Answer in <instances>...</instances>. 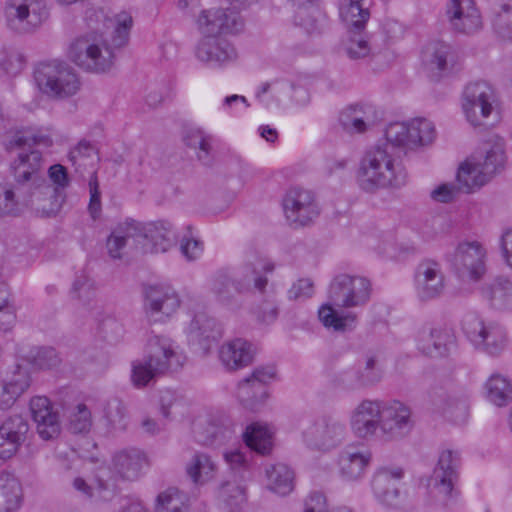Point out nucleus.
I'll return each instance as SVG.
<instances>
[{
    "mask_svg": "<svg viewBox=\"0 0 512 512\" xmlns=\"http://www.w3.org/2000/svg\"><path fill=\"white\" fill-rule=\"evenodd\" d=\"M370 296L371 283L367 278L339 274L329 285V303L319 308V320L326 328L336 332L353 331L358 324V315L352 311L340 312L337 308L350 309L364 306L370 300Z\"/></svg>",
    "mask_w": 512,
    "mask_h": 512,
    "instance_id": "nucleus-1",
    "label": "nucleus"
},
{
    "mask_svg": "<svg viewBox=\"0 0 512 512\" xmlns=\"http://www.w3.org/2000/svg\"><path fill=\"white\" fill-rule=\"evenodd\" d=\"M186 357L169 337H149L145 354L132 363V383L137 388L147 386L154 379L181 369Z\"/></svg>",
    "mask_w": 512,
    "mask_h": 512,
    "instance_id": "nucleus-2",
    "label": "nucleus"
},
{
    "mask_svg": "<svg viewBox=\"0 0 512 512\" xmlns=\"http://www.w3.org/2000/svg\"><path fill=\"white\" fill-rule=\"evenodd\" d=\"M52 139L47 135H36L30 131H17L4 143L7 151L21 150L12 162L11 170L17 186H31L39 183L43 165L42 153L34 146L50 147Z\"/></svg>",
    "mask_w": 512,
    "mask_h": 512,
    "instance_id": "nucleus-3",
    "label": "nucleus"
},
{
    "mask_svg": "<svg viewBox=\"0 0 512 512\" xmlns=\"http://www.w3.org/2000/svg\"><path fill=\"white\" fill-rule=\"evenodd\" d=\"M34 80L43 94L57 100L76 95L81 86L75 70L56 59L38 63L34 69Z\"/></svg>",
    "mask_w": 512,
    "mask_h": 512,
    "instance_id": "nucleus-4",
    "label": "nucleus"
},
{
    "mask_svg": "<svg viewBox=\"0 0 512 512\" xmlns=\"http://www.w3.org/2000/svg\"><path fill=\"white\" fill-rule=\"evenodd\" d=\"M67 57L79 68L93 73H103L113 65L114 55L102 34L87 33L69 45Z\"/></svg>",
    "mask_w": 512,
    "mask_h": 512,
    "instance_id": "nucleus-5",
    "label": "nucleus"
},
{
    "mask_svg": "<svg viewBox=\"0 0 512 512\" xmlns=\"http://www.w3.org/2000/svg\"><path fill=\"white\" fill-rule=\"evenodd\" d=\"M3 13L8 28L18 34L36 32L49 18L46 0H5Z\"/></svg>",
    "mask_w": 512,
    "mask_h": 512,
    "instance_id": "nucleus-6",
    "label": "nucleus"
},
{
    "mask_svg": "<svg viewBox=\"0 0 512 512\" xmlns=\"http://www.w3.org/2000/svg\"><path fill=\"white\" fill-rule=\"evenodd\" d=\"M462 329L477 349L489 355H499L506 348L505 330L496 322H485L477 314L469 313L462 320Z\"/></svg>",
    "mask_w": 512,
    "mask_h": 512,
    "instance_id": "nucleus-7",
    "label": "nucleus"
},
{
    "mask_svg": "<svg viewBox=\"0 0 512 512\" xmlns=\"http://www.w3.org/2000/svg\"><path fill=\"white\" fill-rule=\"evenodd\" d=\"M495 102L494 89L486 81L469 83L462 94V110L474 127L486 125L485 120L493 112Z\"/></svg>",
    "mask_w": 512,
    "mask_h": 512,
    "instance_id": "nucleus-8",
    "label": "nucleus"
},
{
    "mask_svg": "<svg viewBox=\"0 0 512 512\" xmlns=\"http://www.w3.org/2000/svg\"><path fill=\"white\" fill-rule=\"evenodd\" d=\"M48 176L52 185L40 186L31 204L41 216L49 217L56 214L61 208L64 200V189L69 185L67 170L61 164H54L48 170Z\"/></svg>",
    "mask_w": 512,
    "mask_h": 512,
    "instance_id": "nucleus-9",
    "label": "nucleus"
},
{
    "mask_svg": "<svg viewBox=\"0 0 512 512\" xmlns=\"http://www.w3.org/2000/svg\"><path fill=\"white\" fill-rule=\"evenodd\" d=\"M452 269L462 279L479 280L485 273L486 249L478 241H463L447 255Z\"/></svg>",
    "mask_w": 512,
    "mask_h": 512,
    "instance_id": "nucleus-10",
    "label": "nucleus"
},
{
    "mask_svg": "<svg viewBox=\"0 0 512 512\" xmlns=\"http://www.w3.org/2000/svg\"><path fill=\"white\" fill-rule=\"evenodd\" d=\"M346 436V424L337 415L321 416L303 431L305 443L319 450L337 447L345 440Z\"/></svg>",
    "mask_w": 512,
    "mask_h": 512,
    "instance_id": "nucleus-11",
    "label": "nucleus"
},
{
    "mask_svg": "<svg viewBox=\"0 0 512 512\" xmlns=\"http://www.w3.org/2000/svg\"><path fill=\"white\" fill-rule=\"evenodd\" d=\"M178 293L168 285H149L144 290L143 309L153 323H165L179 309Z\"/></svg>",
    "mask_w": 512,
    "mask_h": 512,
    "instance_id": "nucleus-12",
    "label": "nucleus"
},
{
    "mask_svg": "<svg viewBox=\"0 0 512 512\" xmlns=\"http://www.w3.org/2000/svg\"><path fill=\"white\" fill-rule=\"evenodd\" d=\"M433 408L454 422H463L468 416V395L452 384H435L429 390Z\"/></svg>",
    "mask_w": 512,
    "mask_h": 512,
    "instance_id": "nucleus-13",
    "label": "nucleus"
},
{
    "mask_svg": "<svg viewBox=\"0 0 512 512\" xmlns=\"http://www.w3.org/2000/svg\"><path fill=\"white\" fill-rule=\"evenodd\" d=\"M283 209L290 224L307 226L320 215V208L314 193L300 187L289 189L283 198Z\"/></svg>",
    "mask_w": 512,
    "mask_h": 512,
    "instance_id": "nucleus-14",
    "label": "nucleus"
},
{
    "mask_svg": "<svg viewBox=\"0 0 512 512\" xmlns=\"http://www.w3.org/2000/svg\"><path fill=\"white\" fill-rule=\"evenodd\" d=\"M459 465L460 456L458 452L452 450L441 452L430 478L429 487L431 493L443 504H446L447 500L453 495Z\"/></svg>",
    "mask_w": 512,
    "mask_h": 512,
    "instance_id": "nucleus-15",
    "label": "nucleus"
},
{
    "mask_svg": "<svg viewBox=\"0 0 512 512\" xmlns=\"http://www.w3.org/2000/svg\"><path fill=\"white\" fill-rule=\"evenodd\" d=\"M384 407L381 401L365 399L350 413L349 424L353 435L362 440L373 438L382 428Z\"/></svg>",
    "mask_w": 512,
    "mask_h": 512,
    "instance_id": "nucleus-16",
    "label": "nucleus"
},
{
    "mask_svg": "<svg viewBox=\"0 0 512 512\" xmlns=\"http://www.w3.org/2000/svg\"><path fill=\"white\" fill-rule=\"evenodd\" d=\"M273 367H258L253 373L239 382L236 395L244 407L257 411L268 397L266 385L275 377Z\"/></svg>",
    "mask_w": 512,
    "mask_h": 512,
    "instance_id": "nucleus-17",
    "label": "nucleus"
},
{
    "mask_svg": "<svg viewBox=\"0 0 512 512\" xmlns=\"http://www.w3.org/2000/svg\"><path fill=\"white\" fill-rule=\"evenodd\" d=\"M196 24L203 37L236 34L243 29V20L240 15L230 9L222 8L202 10Z\"/></svg>",
    "mask_w": 512,
    "mask_h": 512,
    "instance_id": "nucleus-18",
    "label": "nucleus"
},
{
    "mask_svg": "<svg viewBox=\"0 0 512 512\" xmlns=\"http://www.w3.org/2000/svg\"><path fill=\"white\" fill-rule=\"evenodd\" d=\"M195 57L211 68H222L238 58L235 46L225 37H202L195 47Z\"/></svg>",
    "mask_w": 512,
    "mask_h": 512,
    "instance_id": "nucleus-19",
    "label": "nucleus"
},
{
    "mask_svg": "<svg viewBox=\"0 0 512 512\" xmlns=\"http://www.w3.org/2000/svg\"><path fill=\"white\" fill-rule=\"evenodd\" d=\"M274 269L272 261L255 257L236 270L233 275V287L239 294L250 291L252 287L263 293L268 284L266 275L272 273Z\"/></svg>",
    "mask_w": 512,
    "mask_h": 512,
    "instance_id": "nucleus-20",
    "label": "nucleus"
},
{
    "mask_svg": "<svg viewBox=\"0 0 512 512\" xmlns=\"http://www.w3.org/2000/svg\"><path fill=\"white\" fill-rule=\"evenodd\" d=\"M138 242L145 252L168 251L177 239L173 225L168 221L141 223L137 221Z\"/></svg>",
    "mask_w": 512,
    "mask_h": 512,
    "instance_id": "nucleus-21",
    "label": "nucleus"
},
{
    "mask_svg": "<svg viewBox=\"0 0 512 512\" xmlns=\"http://www.w3.org/2000/svg\"><path fill=\"white\" fill-rule=\"evenodd\" d=\"M193 432L196 440L203 445L222 444L232 438L235 425L229 416L216 413L199 418L194 423Z\"/></svg>",
    "mask_w": 512,
    "mask_h": 512,
    "instance_id": "nucleus-22",
    "label": "nucleus"
},
{
    "mask_svg": "<svg viewBox=\"0 0 512 512\" xmlns=\"http://www.w3.org/2000/svg\"><path fill=\"white\" fill-rule=\"evenodd\" d=\"M338 122L349 135L364 134L380 122L378 110L370 103L351 104L341 110Z\"/></svg>",
    "mask_w": 512,
    "mask_h": 512,
    "instance_id": "nucleus-23",
    "label": "nucleus"
},
{
    "mask_svg": "<svg viewBox=\"0 0 512 512\" xmlns=\"http://www.w3.org/2000/svg\"><path fill=\"white\" fill-rule=\"evenodd\" d=\"M414 285L417 296L422 301L439 297L445 288L441 265L432 259L422 260L415 269Z\"/></svg>",
    "mask_w": 512,
    "mask_h": 512,
    "instance_id": "nucleus-24",
    "label": "nucleus"
},
{
    "mask_svg": "<svg viewBox=\"0 0 512 512\" xmlns=\"http://www.w3.org/2000/svg\"><path fill=\"white\" fill-rule=\"evenodd\" d=\"M384 148L377 144L368 149L363 155L359 170L358 183L361 189L366 192H375L384 185Z\"/></svg>",
    "mask_w": 512,
    "mask_h": 512,
    "instance_id": "nucleus-25",
    "label": "nucleus"
},
{
    "mask_svg": "<svg viewBox=\"0 0 512 512\" xmlns=\"http://www.w3.org/2000/svg\"><path fill=\"white\" fill-rule=\"evenodd\" d=\"M29 431L27 420L13 414L6 417L0 424V459H11L21 448Z\"/></svg>",
    "mask_w": 512,
    "mask_h": 512,
    "instance_id": "nucleus-26",
    "label": "nucleus"
},
{
    "mask_svg": "<svg viewBox=\"0 0 512 512\" xmlns=\"http://www.w3.org/2000/svg\"><path fill=\"white\" fill-rule=\"evenodd\" d=\"M451 28L459 33H473L481 28V16L473 0H449L445 11Z\"/></svg>",
    "mask_w": 512,
    "mask_h": 512,
    "instance_id": "nucleus-27",
    "label": "nucleus"
},
{
    "mask_svg": "<svg viewBox=\"0 0 512 512\" xmlns=\"http://www.w3.org/2000/svg\"><path fill=\"white\" fill-rule=\"evenodd\" d=\"M381 380L382 368L380 358L375 354L367 353L357 362L353 371L345 374L343 381L348 389L356 390L372 387Z\"/></svg>",
    "mask_w": 512,
    "mask_h": 512,
    "instance_id": "nucleus-28",
    "label": "nucleus"
},
{
    "mask_svg": "<svg viewBox=\"0 0 512 512\" xmlns=\"http://www.w3.org/2000/svg\"><path fill=\"white\" fill-rule=\"evenodd\" d=\"M30 410L37 424V431L43 440H50L60 432L58 413L53 411L50 400L45 396L33 397L30 400Z\"/></svg>",
    "mask_w": 512,
    "mask_h": 512,
    "instance_id": "nucleus-29",
    "label": "nucleus"
},
{
    "mask_svg": "<svg viewBox=\"0 0 512 512\" xmlns=\"http://www.w3.org/2000/svg\"><path fill=\"white\" fill-rule=\"evenodd\" d=\"M455 62V50L446 42L433 41L422 50V64L427 71L436 77L452 68Z\"/></svg>",
    "mask_w": 512,
    "mask_h": 512,
    "instance_id": "nucleus-30",
    "label": "nucleus"
},
{
    "mask_svg": "<svg viewBox=\"0 0 512 512\" xmlns=\"http://www.w3.org/2000/svg\"><path fill=\"white\" fill-rule=\"evenodd\" d=\"M372 459L368 450H358L347 446L338 457L339 474L345 481L353 482L361 479Z\"/></svg>",
    "mask_w": 512,
    "mask_h": 512,
    "instance_id": "nucleus-31",
    "label": "nucleus"
},
{
    "mask_svg": "<svg viewBox=\"0 0 512 512\" xmlns=\"http://www.w3.org/2000/svg\"><path fill=\"white\" fill-rule=\"evenodd\" d=\"M413 428L410 408L400 401L386 404V440L406 437Z\"/></svg>",
    "mask_w": 512,
    "mask_h": 512,
    "instance_id": "nucleus-32",
    "label": "nucleus"
},
{
    "mask_svg": "<svg viewBox=\"0 0 512 512\" xmlns=\"http://www.w3.org/2000/svg\"><path fill=\"white\" fill-rule=\"evenodd\" d=\"M254 357V349L250 342L236 338L224 343L219 349L222 365L230 371L248 366Z\"/></svg>",
    "mask_w": 512,
    "mask_h": 512,
    "instance_id": "nucleus-33",
    "label": "nucleus"
},
{
    "mask_svg": "<svg viewBox=\"0 0 512 512\" xmlns=\"http://www.w3.org/2000/svg\"><path fill=\"white\" fill-rule=\"evenodd\" d=\"M137 234V221L126 219L119 223L107 238L108 255L113 259H121L126 247H137L139 245Z\"/></svg>",
    "mask_w": 512,
    "mask_h": 512,
    "instance_id": "nucleus-34",
    "label": "nucleus"
},
{
    "mask_svg": "<svg viewBox=\"0 0 512 512\" xmlns=\"http://www.w3.org/2000/svg\"><path fill=\"white\" fill-rule=\"evenodd\" d=\"M114 471L124 480H136L148 465L146 455L135 448L117 452L112 459Z\"/></svg>",
    "mask_w": 512,
    "mask_h": 512,
    "instance_id": "nucleus-35",
    "label": "nucleus"
},
{
    "mask_svg": "<svg viewBox=\"0 0 512 512\" xmlns=\"http://www.w3.org/2000/svg\"><path fill=\"white\" fill-rule=\"evenodd\" d=\"M30 379L25 372L17 371L0 379V409H10L29 388Z\"/></svg>",
    "mask_w": 512,
    "mask_h": 512,
    "instance_id": "nucleus-36",
    "label": "nucleus"
},
{
    "mask_svg": "<svg viewBox=\"0 0 512 512\" xmlns=\"http://www.w3.org/2000/svg\"><path fill=\"white\" fill-rule=\"evenodd\" d=\"M185 470L195 485L202 486L215 478L218 466L210 455L196 452L186 464Z\"/></svg>",
    "mask_w": 512,
    "mask_h": 512,
    "instance_id": "nucleus-37",
    "label": "nucleus"
},
{
    "mask_svg": "<svg viewBox=\"0 0 512 512\" xmlns=\"http://www.w3.org/2000/svg\"><path fill=\"white\" fill-rule=\"evenodd\" d=\"M186 333L191 341L201 343L203 340H216L221 337L222 327L205 312H199L191 319Z\"/></svg>",
    "mask_w": 512,
    "mask_h": 512,
    "instance_id": "nucleus-38",
    "label": "nucleus"
},
{
    "mask_svg": "<svg viewBox=\"0 0 512 512\" xmlns=\"http://www.w3.org/2000/svg\"><path fill=\"white\" fill-rule=\"evenodd\" d=\"M23 499L22 487L17 477L10 472L0 474V512H14Z\"/></svg>",
    "mask_w": 512,
    "mask_h": 512,
    "instance_id": "nucleus-39",
    "label": "nucleus"
},
{
    "mask_svg": "<svg viewBox=\"0 0 512 512\" xmlns=\"http://www.w3.org/2000/svg\"><path fill=\"white\" fill-rule=\"evenodd\" d=\"M243 439L247 447L260 455H267L273 447V431L261 423H252L246 427Z\"/></svg>",
    "mask_w": 512,
    "mask_h": 512,
    "instance_id": "nucleus-40",
    "label": "nucleus"
},
{
    "mask_svg": "<svg viewBox=\"0 0 512 512\" xmlns=\"http://www.w3.org/2000/svg\"><path fill=\"white\" fill-rule=\"evenodd\" d=\"M339 15L348 31L356 33L364 31L370 17L368 9L362 6L360 0H342L339 5Z\"/></svg>",
    "mask_w": 512,
    "mask_h": 512,
    "instance_id": "nucleus-41",
    "label": "nucleus"
},
{
    "mask_svg": "<svg viewBox=\"0 0 512 512\" xmlns=\"http://www.w3.org/2000/svg\"><path fill=\"white\" fill-rule=\"evenodd\" d=\"M456 180L462 192L470 193L481 188L490 178L480 168V162L467 160L459 167Z\"/></svg>",
    "mask_w": 512,
    "mask_h": 512,
    "instance_id": "nucleus-42",
    "label": "nucleus"
},
{
    "mask_svg": "<svg viewBox=\"0 0 512 512\" xmlns=\"http://www.w3.org/2000/svg\"><path fill=\"white\" fill-rule=\"evenodd\" d=\"M211 291L217 301L228 309H236L239 303L236 298L238 294L233 287V276L226 271H218L211 280Z\"/></svg>",
    "mask_w": 512,
    "mask_h": 512,
    "instance_id": "nucleus-43",
    "label": "nucleus"
},
{
    "mask_svg": "<svg viewBox=\"0 0 512 512\" xmlns=\"http://www.w3.org/2000/svg\"><path fill=\"white\" fill-rule=\"evenodd\" d=\"M485 389L488 401L498 407L506 406L512 401V384L501 374H492Z\"/></svg>",
    "mask_w": 512,
    "mask_h": 512,
    "instance_id": "nucleus-44",
    "label": "nucleus"
},
{
    "mask_svg": "<svg viewBox=\"0 0 512 512\" xmlns=\"http://www.w3.org/2000/svg\"><path fill=\"white\" fill-rule=\"evenodd\" d=\"M268 486L273 492L285 496L293 490V471L283 463L270 466L266 470Z\"/></svg>",
    "mask_w": 512,
    "mask_h": 512,
    "instance_id": "nucleus-45",
    "label": "nucleus"
},
{
    "mask_svg": "<svg viewBox=\"0 0 512 512\" xmlns=\"http://www.w3.org/2000/svg\"><path fill=\"white\" fill-rule=\"evenodd\" d=\"M72 487L82 498L94 502L109 501L114 496V489L101 479H98L93 486L82 477H76L72 481Z\"/></svg>",
    "mask_w": 512,
    "mask_h": 512,
    "instance_id": "nucleus-46",
    "label": "nucleus"
},
{
    "mask_svg": "<svg viewBox=\"0 0 512 512\" xmlns=\"http://www.w3.org/2000/svg\"><path fill=\"white\" fill-rule=\"evenodd\" d=\"M485 293L494 308L499 310L512 309V282L508 279L496 278Z\"/></svg>",
    "mask_w": 512,
    "mask_h": 512,
    "instance_id": "nucleus-47",
    "label": "nucleus"
},
{
    "mask_svg": "<svg viewBox=\"0 0 512 512\" xmlns=\"http://www.w3.org/2000/svg\"><path fill=\"white\" fill-rule=\"evenodd\" d=\"M21 188L10 184H0V216L16 215L22 206L29 204L26 196H21Z\"/></svg>",
    "mask_w": 512,
    "mask_h": 512,
    "instance_id": "nucleus-48",
    "label": "nucleus"
},
{
    "mask_svg": "<svg viewBox=\"0 0 512 512\" xmlns=\"http://www.w3.org/2000/svg\"><path fill=\"white\" fill-rule=\"evenodd\" d=\"M218 498L226 512L240 511L247 500L245 488L236 482L230 481L220 486Z\"/></svg>",
    "mask_w": 512,
    "mask_h": 512,
    "instance_id": "nucleus-49",
    "label": "nucleus"
},
{
    "mask_svg": "<svg viewBox=\"0 0 512 512\" xmlns=\"http://www.w3.org/2000/svg\"><path fill=\"white\" fill-rule=\"evenodd\" d=\"M185 145L196 151L197 158L203 164L210 163L211 137L199 128L187 129L183 135Z\"/></svg>",
    "mask_w": 512,
    "mask_h": 512,
    "instance_id": "nucleus-50",
    "label": "nucleus"
},
{
    "mask_svg": "<svg viewBox=\"0 0 512 512\" xmlns=\"http://www.w3.org/2000/svg\"><path fill=\"white\" fill-rule=\"evenodd\" d=\"M108 27L113 28L112 43L115 47L124 46L129 40L130 30L133 25L132 16L123 11L116 14L113 18L107 19Z\"/></svg>",
    "mask_w": 512,
    "mask_h": 512,
    "instance_id": "nucleus-51",
    "label": "nucleus"
},
{
    "mask_svg": "<svg viewBox=\"0 0 512 512\" xmlns=\"http://www.w3.org/2000/svg\"><path fill=\"white\" fill-rule=\"evenodd\" d=\"M455 345V335L447 326H434V342L432 348L425 347L430 357H443L449 354Z\"/></svg>",
    "mask_w": 512,
    "mask_h": 512,
    "instance_id": "nucleus-52",
    "label": "nucleus"
},
{
    "mask_svg": "<svg viewBox=\"0 0 512 512\" xmlns=\"http://www.w3.org/2000/svg\"><path fill=\"white\" fill-rule=\"evenodd\" d=\"M410 137L412 148L431 144L436 137L434 124L425 118H415L410 121Z\"/></svg>",
    "mask_w": 512,
    "mask_h": 512,
    "instance_id": "nucleus-53",
    "label": "nucleus"
},
{
    "mask_svg": "<svg viewBox=\"0 0 512 512\" xmlns=\"http://www.w3.org/2000/svg\"><path fill=\"white\" fill-rule=\"evenodd\" d=\"M411 140L415 138L410 137V121L409 122H390L386 125V142L394 147L408 149L412 148Z\"/></svg>",
    "mask_w": 512,
    "mask_h": 512,
    "instance_id": "nucleus-54",
    "label": "nucleus"
},
{
    "mask_svg": "<svg viewBox=\"0 0 512 512\" xmlns=\"http://www.w3.org/2000/svg\"><path fill=\"white\" fill-rule=\"evenodd\" d=\"M95 156V147L86 140H81L77 146L69 152V160L77 172H82V170H86L87 167H93Z\"/></svg>",
    "mask_w": 512,
    "mask_h": 512,
    "instance_id": "nucleus-55",
    "label": "nucleus"
},
{
    "mask_svg": "<svg viewBox=\"0 0 512 512\" xmlns=\"http://www.w3.org/2000/svg\"><path fill=\"white\" fill-rule=\"evenodd\" d=\"M346 55L353 60L367 57L371 52L366 36L362 32L348 31V38L343 43Z\"/></svg>",
    "mask_w": 512,
    "mask_h": 512,
    "instance_id": "nucleus-56",
    "label": "nucleus"
},
{
    "mask_svg": "<svg viewBox=\"0 0 512 512\" xmlns=\"http://www.w3.org/2000/svg\"><path fill=\"white\" fill-rule=\"evenodd\" d=\"M92 423V414L89 408L83 403L77 404L69 416V430L75 434L88 433Z\"/></svg>",
    "mask_w": 512,
    "mask_h": 512,
    "instance_id": "nucleus-57",
    "label": "nucleus"
},
{
    "mask_svg": "<svg viewBox=\"0 0 512 512\" xmlns=\"http://www.w3.org/2000/svg\"><path fill=\"white\" fill-rule=\"evenodd\" d=\"M505 163V153L503 144L500 142L495 143L489 150L486 151L484 161L480 162V168L485 174L491 178Z\"/></svg>",
    "mask_w": 512,
    "mask_h": 512,
    "instance_id": "nucleus-58",
    "label": "nucleus"
},
{
    "mask_svg": "<svg viewBox=\"0 0 512 512\" xmlns=\"http://www.w3.org/2000/svg\"><path fill=\"white\" fill-rule=\"evenodd\" d=\"M182 497L176 489H168L157 497L156 512H186Z\"/></svg>",
    "mask_w": 512,
    "mask_h": 512,
    "instance_id": "nucleus-59",
    "label": "nucleus"
},
{
    "mask_svg": "<svg viewBox=\"0 0 512 512\" xmlns=\"http://www.w3.org/2000/svg\"><path fill=\"white\" fill-rule=\"evenodd\" d=\"M25 65L23 54L12 48L0 50V67L10 75H16L22 71Z\"/></svg>",
    "mask_w": 512,
    "mask_h": 512,
    "instance_id": "nucleus-60",
    "label": "nucleus"
},
{
    "mask_svg": "<svg viewBox=\"0 0 512 512\" xmlns=\"http://www.w3.org/2000/svg\"><path fill=\"white\" fill-rule=\"evenodd\" d=\"M94 294V284L89 276L84 272L77 275L72 285L71 296L86 304L94 297Z\"/></svg>",
    "mask_w": 512,
    "mask_h": 512,
    "instance_id": "nucleus-61",
    "label": "nucleus"
},
{
    "mask_svg": "<svg viewBox=\"0 0 512 512\" xmlns=\"http://www.w3.org/2000/svg\"><path fill=\"white\" fill-rule=\"evenodd\" d=\"M31 362L40 369H49L59 363L56 350L52 347H40L31 351Z\"/></svg>",
    "mask_w": 512,
    "mask_h": 512,
    "instance_id": "nucleus-62",
    "label": "nucleus"
},
{
    "mask_svg": "<svg viewBox=\"0 0 512 512\" xmlns=\"http://www.w3.org/2000/svg\"><path fill=\"white\" fill-rule=\"evenodd\" d=\"M407 174L402 162L398 159L386 161V186L400 188L406 183Z\"/></svg>",
    "mask_w": 512,
    "mask_h": 512,
    "instance_id": "nucleus-63",
    "label": "nucleus"
},
{
    "mask_svg": "<svg viewBox=\"0 0 512 512\" xmlns=\"http://www.w3.org/2000/svg\"><path fill=\"white\" fill-rule=\"evenodd\" d=\"M304 512H352L347 507H339L333 511L326 509V497L321 492L311 493L305 501Z\"/></svg>",
    "mask_w": 512,
    "mask_h": 512,
    "instance_id": "nucleus-64",
    "label": "nucleus"
}]
</instances>
